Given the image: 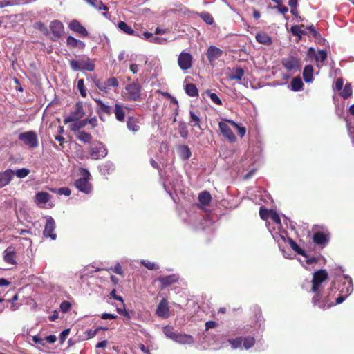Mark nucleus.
I'll return each mask as SVG.
<instances>
[{
  "instance_id": "1",
  "label": "nucleus",
  "mask_w": 354,
  "mask_h": 354,
  "mask_svg": "<svg viewBox=\"0 0 354 354\" xmlns=\"http://www.w3.org/2000/svg\"><path fill=\"white\" fill-rule=\"evenodd\" d=\"M328 279V273L325 270H320L313 274L311 290L314 293L312 298L313 305L324 309L332 306L334 304L328 298V296L321 294L320 288L322 283Z\"/></svg>"
},
{
  "instance_id": "2",
  "label": "nucleus",
  "mask_w": 354,
  "mask_h": 354,
  "mask_svg": "<svg viewBox=\"0 0 354 354\" xmlns=\"http://www.w3.org/2000/svg\"><path fill=\"white\" fill-rule=\"evenodd\" d=\"M80 174L82 177L76 180L74 185L79 191L85 194H89L92 191V186L88 182L91 174L86 169H81Z\"/></svg>"
},
{
  "instance_id": "3",
  "label": "nucleus",
  "mask_w": 354,
  "mask_h": 354,
  "mask_svg": "<svg viewBox=\"0 0 354 354\" xmlns=\"http://www.w3.org/2000/svg\"><path fill=\"white\" fill-rule=\"evenodd\" d=\"M142 87L138 82L128 84L124 88L126 97L129 100L138 101L140 98Z\"/></svg>"
},
{
  "instance_id": "4",
  "label": "nucleus",
  "mask_w": 354,
  "mask_h": 354,
  "mask_svg": "<svg viewBox=\"0 0 354 354\" xmlns=\"http://www.w3.org/2000/svg\"><path fill=\"white\" fill-rule=\"evenodd\" d=\"M18 138L29 147L35 148L39 145L37 135L33 131L21 133Z\"/></svg>"
},
{
  "instance_id": "5",
  "label": "nucleus",
  "mask_w": 354,
  "mask_h": 354,
  "mask_svg": "<svg viewBox=\"0 0 354 354\" xmlns=\"http://www.w3.org/2000/svg\"><path fill=\"white\" fill-rule=\"evenodd\" d=\"M88 153L91 158L98 160L107 155V150L102 142H98L93 144L89 149Z\"/></svg>"
},
{
  "instance_id": "6",
  "label": "nucleus",
  "mask_w": 354,
  "mask_h": 354,
  "mask_svg": "<svg viewBox=\"0 0 354 354\" xmlns=\"http://www.w3.org/2000/svg\"><path fill=\"white\" fill-rule=\"evenodd\" d=\"M85 115V112L83 108V104L81 102L76 103L75 108L70 115L66 117L64 120V124H68L72 122H75L82 118Z\"/></svg>"
},
{
  "instance_id": "7",
  "label": "nucleus",
  "mask_w": 354,
  "mask_h": 354,
  "mask_svg": "<svg viewBox=\"0 0 354 354\" xmlns=\"http://www.w3.org/2000/svg\"><path fill=\"white\" fill-rule=\"evenodd\" d=\"M49 28L52 33V40L56 41L64 35V26L60 21H52L50 24Z\"/></svg>"
},
{
  "instance_id": "8",
  "label": "nucleus",
  "mask_w": 354,
  "mask_h": 354,
  "mask_svg": "<svg viewBox=\"0 0 354 354\" xmlns=\"http://www.w3.org/2000/svg\"><path fill=\"white\" fill-rule=\"evenodd\" d=\"M193 62L192 55L186 52H182L178 57V64L183 71H187L192 67Z\"/></svg>"
},
{
  "instance_id": "9",
  "label": "nucleus",
  "mask_w": 354,
  "mask_h": 354,
  "mask_svg": "<svg viewBox=\"0 0 354 354\" xmlns=\"http://www.w3.org/2000/svg\"><path fill=\"white\" fill-rule=\"evenodd\" d=\"M95 86L102 92H107L111 87H118L119 82L115 77H110L105 82L95 81Z\"/></svg>"
},
{
  "instance_id": "10",
  "label": "nucleus",
  "mask_w": 354,
  "mask_h": 354,
  "mask_svg": "<svg viewBox=\"0 0 354 354\" xmlns=\"http://www.w3.org/2000/svg\"><path fill=\"white\" fill-rule=\"evenodd\" d=\"M55 228V222L51 217L46 219V223L43 232L44 236L50 237L52 240H55L57 238L56 234L54 232Z\"/></svg>"
},
{
  "instance_id": "11",
  "label": "nucleus",
  "mask_w": 354,
  "mask_h": 354,
  "mask_svg": "<svg viewBox=\"0 0 354 354\" xmlns=\"http://www.w3.org/2000/svg\"><path fill=\"white\" fill-rule=\"evenodd\" d=\"M281 63L288 71L298 69L300 67L299 59L292 55L283 58Z\"/></svg>"
},
{
  "instance_id": "12",
  "label": "nucleus",
  "mask_w": 354,
  "mask_h": 354,
  "mask_svg": "<svg viewBox=\"0 0 354 354\" xmlns=\"http://www.w3.org/2000/svg\"><path fill=\"white\" fill-rule=\"evenodd\" d=\"M156 314L161 318H167L169 316V309L166 299L163 298L158 304Z\"/></svg>"
},
{
  "instance_id": "13",
  "label": "nucleus",
  "mask_w": 354,
  "mask_h": 354,
  "mask_svg": "<svg viewBox=\"0 0 354 354\" xmlns=\"http://www.w3.org/2000/svg\"><path fill=\"white\" fill-rule=\"evenodd\" d=\"M218 127L221 133L225 138H226L230 142L236 141V136L227 123L224 122H220L218 123Z\"/></svg>"
},
{
  "instance_id": "14",
  "label": "nucleus",
  "mask_w": 354,
  "mask_h": 354,
  "mask_svg": "<svg viewBox=\"0 0 354 354\" xmlns=\"http://www.w3.org/2000/svg\"><path fill=\"white\" fill-rule=\"evenodd\" d=\"M223 55V50L215 46H210L207 50L206 55L208 61L212 63Z\"/></svg>"
},
{
  "instance_id": "15",
  "label": "nucleus",
  "mask_w": 354,
  "mask_h": 354,
  "mask_svg": "<svg viewBox=\"0 0 354 354\" xmlns=\"http://www.w3.org/2000/svg\"><path fill=\"white\" fill-rule=\"evenodd\" d=\"M68 27L71 30L78 33L81 36L86 37L88 35L86 29L76 19L72 20L69 23Z\"/></svg>"
},
{
  "instance_id": "16",
  "label": "nucleus",
  "mask_w": 354,
  "mask_h": 354,
  "mask_svg": "<svg viewBox=\"0 0 354 354\" xmlns=\"http://www.w3.org/2000/svg\"><path fill=\"white\" fill-rule=\"evenodd\" d=\"M14 176V171L7 169L0 173V188H2L10 183Z\"/></svg>"
},
{
  "instance_id": "17",
  "label": "nucleus",
  "mask_w": 354,
  "mask_h": 354,
  "mask_svg": "<svg viewBox=\"0 0 354 354\" xmlns=\"http://www.w3.org/2000/svg\"><path fill=\"white\" fill-rule=\"evenodd\" d=\"M127 109V107L117 103L115 105L114 107V114L115 116V118L119 122H124L125 119V115H126V110Z\"/></svg>"
},
{
  "instance_id": "18",
  "label": "nucleus",
  "mask_w": 354,
  "mask_h": 354,
  "mask_svg": "<svg viewBox=\"0 0 354 354\" xmlns=\"http://www.w3.org/2000/svg\"><path fill=\"white\" fill-rule=\"evenodd\" d=\"M178 277L176 274H171L165 277H160L158 281L160 282L162 288L168 287L171 284L176 283L178 280Z\"/></svg>"
},
{
  "instance_id": "19",
  "label": "nucleus",
  "mask_w": 354,
  "mask_h": 354,
  "mask_svg": "<svg viewBox=\"0 0 354 354\" xmlns=\"http://www.w3.org/2000/svg\"><path fill=\"white\" fill-rule=\"evenodd\" d=\"M174 341L182 344H191L194 342V338L189 335L177 333Z\"/></svg>"
},
{
  "instance_id": "20",
  "label": "nucleus",
  "mask_w": 354,
  "mask_h": 354,
  "mask_svg": "<svg viewBox=\"0 0 354 354\" xmlns=\"http://www.w3.org/2000/svg\"><path fill=\"white\" fill-rule=\"evenodd\" d=\"M94 100L97 104V111L99 114L106 113L107 115H110L111 113L112 109L109 105L106 104L100 99H94Z\"/></svg>"
},
{
  "instance_id": "21",
  "label": "nucleus",
  "mask_w": 354,
  "mask_h": 354,
  "mask_svg": "<svg viewBox=\"0 0 354 354\" xmlns=\"http://www.w3.org/2000/svg\"><path fill=\"white\" fill-rule=\"evenodd\" d=\"M66 44L70 48H78L80 49H83L85 47V44L75 39L72 36H68L66 39Z\"/></svg>"
},
{
  "instance_id": "22",
  "label": "nucleus",
  "mask_w": 354,
  "mask_h": 354,
  "mask_svg": "<svg viewBox=\"0 0 354 354\" xmlns=\"http://www.w3.org/2000/svg\"><path fill=\"white\" fill-rule=\"evenodd\" d=\"M15 250L11 248H8L4 251V261L10 264L15 265L16 264V261L15 260Z\"/></svg>"
},
{
  "instance_id": "23",
  "label": "nucleus",
  "mask_w": 354,
  "mask_h": 354,
  "mask_svg": "<svg viewBox=\"0 0 354 354\" xmlns=\"http://www.w3.org/2000/svg\"><path fill=\"white\" fill-rule=\"evenodd\" d=\"M256 40L261 44L270 45L272 43V38L265 32H258L256 35Z\"/></svg>"
},
{
  "instance_id": "24",
  "label": "nucleus",
  "mask_w": 354,
  "mask_h": 354,
  "mask_svg": "<svg viewBox=\"0 0 354 354\" xmlns=\"http://www.w3.org/2000/svg\"><path fill=\"white\" fill-rule=\"evenodd\" d=\"M95 69L93 62L89 58H84L80 59V71L86 70L93 71Z\"/></svg>"
},
{
  "instance_id": "25",
  "label": "nucleus",
  "mask_w": 354,
  "mask_h": 354,
  "mask_svg": "<svg viewBox=\"0 0 354 354\" xmlns=\"http://www.w3.org/2000/svg\"><path fill=\"white\" fill-rule=\"evenodd\" d=\"M303 77L306 83H310L313 80V67L311 65L305 66L303 71Z\"/></svg>"
},
{
  "instance_id": "26",
  "label": "nucleus",
  "mask_w": 354,
  "mask_h": 354,
  "mask_svg": "<svg viewBox=\"0 0 354 354\" xmlns=\"http://www.w3.org/2000/svg\"><path fill=\"white\" fill-rule=\"evenodd\" d=\"M290 31L294 35L298 36L299 39H301L302 35L308 34L304 25L292 26L290 28Z\"/></svg>"
},
{
  "instance_id": "27",
  "label": "nucleus",
  "mask_w": 354,
  "mask_h": 354,
  "mask_svg": "<svg viewBox=\"0 0 354 354\" xmlns=\"http://www.w3.org/2000/svg\"><path fill=\"white\" fill-rule=\"evenodd\" d=\"M50 198V195L45 192H39L35 196L36 201L38 204L45 205Z\"/></svg>"
},
{
  "instance_id": "28",
  "label": "nucleus",
  "mask_w": 354,
  "mask_h": 354,
  "mask_svg": "<svg viewBox=\"0 0 354 354\" xmlns=\"http://www.w3.org/2000/svg\"><path fill=\"white\" fill-rule=\"evenodd\" d=\"M313 241L317 245L325 244L328 241V239L326 234L323 232H316L313 235Z\"/></svg>"
},
{
  "instance_id": "29",
  "label": "nucleus",
  "mask_w": 354,
  "mask_h": 354,
  "mask_svg": "<svg viewBox=\"0 0 354 354\" xmlns=\"http://www.w3.org/2000/svg\"><path fill=\"white\" fill-rule=\"evenodd\" d=\"M69 129L72 131H77L87 124V119L79 120L75 122H70Z\"/></svg>"
},
{
  "instance_id": "30",
  "label": "nucleus",
  "mask_w": 354,
  "mask_h": 354,
  "mask_svg": "<svg viewBox=\"0 0 354 354\" xmlns=\"http://www.w3.org/2000/svg\"><path fill=\"white\" fill-rule=\"evenodd\" d=\"M179 156L183 160H187L191 156V151L187 145H180L178 149Z\"/></svg>"
},
{
  "instance_id": "31",
  "label": "nucleus",
  "mask_w": 354,
  "mask_h": 354,
  "mask_svg": "<svg viewBox=\"0 0 354 354\" xmlns=\"http://www.w3.org/2000/svg\"><path fill=\"white\" fill-rule=\"evenodd\" d=\"M86 2L93 8L99 10H107L108 8L101 0H86Z\"/></svg>"
},
{
  "instance_id": "32",
  "label": "nucleus",
  "mask_w": 354,
  "mask_h": 354,
  "mask_svg": "<svg viewBox=\"0 0 354 354\" xmlns=\"http://www.w3.org/2000/svg\"><path fill=\"white\" fill-rule=\"evenodd\" d=\"M114 170V165L111 162H106L100 166V172L104 176L111 174Z\"/></svg>"
},
{
  "instance_id": "33",
  "label": "nucleus",
  "mask_w": 354,
  "mask_h": 354,
  "mask_svg": "<svg viewBox=\"0 0 354 354\" xmlns=\"http://www.w3.org/2000/svg\"><path fill=\"white\" fill-rule=\"evenodd\" d=\"M127 127L129 130L133 132L138 131L140 129L137 120L133 117H129L128 118Z\"/></svg>"
},
{
  "instance_id": "34",
  "label": "nucleus",
  "mask_w": 354,
  "mask_h": 354,
  "mask_svg": "<svg viewBox=\"0 0 354 354\" xmlns=\"http://www.w3.org/2000/svg\"><path fill=\"white\" fill-rule=\"evenodd\" d=\"M304 84L300 77H294L290 82L291 89L294 91H299L302 89Z\"/></svg>"
},
{
  "instance_id": "35",
  "label": "nucleus",
  "mask_w": 354,
  "mask_h": 354,
  "mask_svg": "<svg viewBox=\"0 0 354 354\" xmlns=\"http://www.w3.org/2000/svg\"><path fill=\"white\" fill-rule=\"evenodd\" d=\"M244 74V71L242 68L238 67L233 70V71L230 75L229 77L230 80H241Z\"/></svg>"
},
{
  "instance_id": "36",
  "label": "nucleus",
  "mask_w": 354,
  "mask_h": 354,
  "mask_svg": "<svg viewBox=\"0 0 354 354\" xmlns=\"http://www.w3.org/2000/svg\"><path fill=\"white\" fill-rule=\"evenodd\" d=\"M185 93L191 97H196L198 92L196 86L194 84H187L185 86Z\"/></svg>"
},
{
  "instance_id": "37",
  "label": "nucleus",
  "mask_w": 354,
  "mask_h": 354,
  "mask_svg": "<svg viewBox=\"0 0 354 354\" xmlns=\"http://www.w3.org/2000/svg\"><path fill=\"white\" fill-rule=\"evenodd\" d=\"M212 197L210 194L207 192L204 191L201 192L198 196V200L199 202L204 205H208L211 201Z\"/></svg>"
},
{
  "instance_id": "38",
  "label": "nucleus",
  "mask_w": 354,
  "mask_h": 354,
  "mask_svg": "<svg viewBox=\"0 0 354 354\" xmlns=\"http://www.w3.org/2000/svg\"><path fill=\"white\" fill-rule=\"evenodd\" d=\"M118 27L121 31L127 35H133L135 33L134 30L124 21H120L118 24Z\"/></svg>"
},
{
  "instance_id": "39",
  "label": "nucleus",
  "mask_w": 354,
  "mask_h": 354,
  "mask_svg": "<svg viewBox=\"0 0 354 354\" xmlns=\"http://www.w3.org/2000/svg\"><path fill=\"white\" fill-rule=\"evenodd\" d=\"M190 115V122H194L192 124L193 127H196L201 129V120L198 115H196L194 111H189Z\"/></svg>"
},
{
  "instance_id": "40",
  "label": "nucleus",
  "mask_w": 354,
  "mask_h": 354,
  "mask_svg": "<svg viewBox=\"0 0 354 354\" xmlns=\"http://www.w3.org/2000/svg\"><path fill=\"white\" fill-rule=\"evenodd\" d=\"M78 140H80V141L83 142H85V143H88L91 142V136L90 133H86L85 131H79L78 133H77V136Z\"/></svg>"
},
{
  "instance_id": "41",
  "label": "nucleus",
  "mask_w": 354,
  "mask_h": 354,
  "mask_svg": "<svg viewBox=\"0 0 354 354\" xmlns=\"http://www.w3.org/2000/svg\"><path fill=\"white\" fill-rule=\"evenodd\" d=\"M341 96L346 99L352 95V88L350 84H346L340 93Z\"/></svg>"
},
{
  "instance_id": "42",
  "label": "nucleus",
  "mask_w": 354,
  "mask_h": 354,
  "mask_svg": "<svg viewBox=\"0 0 354 354\" xmlns=\"http://www.w3.org/2000/svg\"><path fill=\"white\" fill-rule=\"evenodd\" d=\"M327 57V53L326 50H321L317 52L315 59L317 62H324Z\"/></svg>"
},
{
  "instance_id": "43",
  "label": "nucleus",
  "mask_w": 354,
  "mask_h": 354,
  "mask_svg": "<svg viewBox=\"0 0 354 354\" xmlns=\"http://www.w3.org/2000/svg\"><path fill=\"white\" fill-rule=\"evenodd\" d=\"M34 28L39 30L45 35H48L49 34L48 28L41 21L35 23Z\"/></svg>"
},
{
  "instance_id": "44",
  "label": "nucleus",
  "mask_w": 354,
  "mask_h": 354,
  "mask_svg": "<svg viewBox=\"0 0 354 354\" xmlns=\"http://www.w3.org/2000/svg\"><path fill=\"white\" fill-rule=\"evenodd\" d=\"M30 174V170L26 168H21L14 171V175L19 178H24Z\"/></svg>"
},
{
  "instance_id": "45",
  "label": "nucleus",
  "mask_w": 354,
  "mask_h": 354,
  "mask_svg": "<svg viewBox=\"0 0 354 354\" xmlns=\"http://www.w3.org/2000/svg\"><path fill=\"white\" fill-rule=\"evenodd\" d=\"M77 88L83 97H86L87 95L86 89L84 86V81L83 79H80L77 82Z\"/></svg>"
},
{
  "instance_id": "46",
  "label": "nucleus",
  "mask_w": 354,
  "mask_h": 354,
  "mask_svg": "<svg viewBox=\"0 0 354 354\" xmlns=\"http://www.w3.org/2000/svg\"><path fill=\"white\" fill-rule=\"evenodd\" d=\"M163 332L165 333V335L171 339H174V337L176 335V333H175L174 328L171 326H166L163 328Z\"/></svg>"
},
{
  "instance_id": "47",
  "label": "nucleus",
  "mask_w": 354,
  "mask_h": 354,
  "mask_svg": "<svg viewBox=\"0 0 354 354\" xmlns=\"http://www.w3.org/2000/svg\"><path fill=\"white\" fill-rule=\"evenodd\" d=\"M227 122H230L234 127H235L237 129L238 133L241 137L244 136V135L245 134V127L239 126L237 123L232 120H227Z\"/></svg>"
},
{
  "instance_id": "48",
  "label": "nucleus",
  "mask_w": 354,
  "mask_h": 354,
  "mask_svg": "<svg viewBox=\"0 0 354 354\" xmlns=\"http://www.w3.org/2000/svg\"><path fill=\"white\" fill-rule=\"evenodd\" d=\"M255 340L252 337H247L244 339L243 346L246 349H249L254 344Z\"/></svg>"
},
{
  "instance_id": "49",
  "label": "nucleus",
  "mask_w": 354,
  "mask_h": 354,
  "mask_svg": "<svg viewBox=\"0 0 354 354\" xmlns=\"http://www.w3.org/2000/svg\"><path fill=\"white\" fill-rule=\"evenodd\" d=\"M206 93L214 103H215L218 105H222L221 100H220V98L217 96V95L216 93H211L209 91H207Z\"/></svg>"
},
{
  "instance_id": "50",
  "label": "nucleus",
  "mask_w": 354,
  "mask_h": 354,
  "mask_svg": "<svg viewBox=\"0 0 354 354\" xmlns=\"http://www.w3.org/2000/svg\"><path fill=\"white\" fill-rule=\"evenodd\" d=\"M201 17L205 21L207 24H212L214 22V19L212 16L208 12H202L200 15Z\"/></svg>"
},
{
  "instance_id": "51",
  "label": "nucleus",
  "mask_w": 354,
  "mask_h": 354,
  "mask_svg": "<svg viewBox=\"0 0 354 354\" xmlns=\"http://www.w3.org/2000/svg\"><path fill=\"white\" fill-rule=\"evenodd\" d=\"M290 244L293 250L297 252L298 254L306 256L304 250H302L299 245L292 239L290 240Z\"/></svg>"
},
{
  "instance_id": "52",
  "label": "nucleus",
  "mask_w": 354,
  "mask_h": 354,
  "mask_svg": "<svg viewBox=\"0 0 354 354\" xmlns=\"http://www.w3.org/2000/svg\"><path fill=\"white\" fill-rule=\"evenodd\" d=\"M270 213H271V210L269 211L268 209H264L262 207H261L260 211H259L260 217L263 220H267L268 218H270Z\"/></svg>"
},
{
  "instance_id": "53",
  "label": "nucleus",
  "mask_w": 354,
  "mask_h": 354,
  "mask_svg": "<svg viewBox=\"0 0 354 354\" xmlns=\"http://www.w3.org/2000/svg\"><path fill=\"white\" fill-rule=\"evenodd\" d=\"M101 329H104V328L102 327H98L95 330L90 329V330H86V334L87 337L88 339L94 337L98 333L99 330Z\"/></svg>"
},
{
  "instance_id": "54",
  "label": "nucleus",
  "mask_w": 354,
  "mask_h": 354,
  "mask_svg": "<svg viewBox=\"0 0 354 354\" xmlns=\"http://www.w3.org/2000/svg\"><path fill=\"white\" fill-rule=\"evenodd\" d=\"M229 342L232 348L235 349L241 346L242 340L240 338L229 340Z\"/></svg>"
},
{
  "instance_id": "55",
  "label": "nucleus",
  "mask_w": 354,
  "mask_h": 354,
  "mask_svg": "<svg viewBox=\"0 0 354 354\" xmlns=\"http://www.w3.org/2000/svg\"><path fill=\"white\" fill-rule=\"evenodd\" d=\"M141 263L144 265L147 269L151 270H157L159 268V267L153 262L142 261Z\"/></svg>"
},
{
  "instance_id": "56",
  "label": "nucleus",
  "mask_w": 354,
  "mask_h": 354,
  "mask_svg": "<svg viewBox=\"0 0 354 354\" xmlns=\"http://www.w3.org/2000/svg\"><path fill=\"white\" fill-rule=\"evenodd\" d=\"M71 308V304L70 302L67 301H64L60 304V309L62 312L66 313L68 312L70 308Z\"/></svg>"
},
{
  "instance_id": "57",
  "label": "nucleus",
  "mask_w": 354,
  "mask_h": 354,
  "mask_svg": "<svg viewBox=\"0 0 354 354\" xmlns=\"http://www.w3.org/2000/svg\"><path fill=\"white\" fill-rule=\"evenodd\" d=\"M270 218H271L275 223L281 225V219L278 214L272 210H271Z\"/></svg>"
},
{
  "instance_id": "58",
  "label": "nucleus",
  "mask_w": 354,
  "mask_h": 354,
  "mask_svg": "<svg viewBox=\"0 0 354 354\" xmlns=\"http://www.w3.org/2000/svg\"><path fill=\"white\" fill-rule=\"evenodd\" d=\"M70 66L74 71H80V59L75 60L73 59L70 61Z\"/></svg>"
},
{
  "instance_id": "59",
  "label": "nucleus",
  "mask_w": 354,
  "mask_h": 354,
  "mask_svg": "<svg viewBox=\"0 0 354 354\" xmlns=\"http://www.w3.org/2000/svg\"><path fill=\"white\" fill-rule=\"evenodd\" d=\"M305 28H306V31L309 30L312 33V35L314 37L317 38L319 37V33L316 30V29L315 28L313 25L305 26Z\"/></svg>"
},
{
  "instance_id": "60",
  "label": "nucleus",
  "mask_w": 354,
  "mask_h": 354,
  "mask_svg": "<svg viewBox=\"0 0 354 354\" xmlns=\"http://www.w3.org/2000/svg\"><path fill=\"white\" fill-rule=\"evenodd\" d=\"M69 333H70L69 329H65L60 333L59 339H60L61 342H64L65 341L67 336L69 335Z\"/></svg>"
},
{
  "instance_id": "61",
  "label": "nucleus",
  "mask_w": 354,
  "mask_h": 354,
  "mask_svg": "<svg viewBox=\"0 0 354 354\" xmlns=\"http://www.w3.org/2000/svg\"><path fill=\"white\" fill-rule=\"evenodd\" d=\"M71 192L69 188L68 187H61L58 190V194H63L65 196H69L71 194Z\"/></svg>"
},
{
  "instance_id": "62",
  "label": "nucleus",
  "mask_w": 354,
  "mask_h": 354,
  "mask_svg": "<svg viewBox=\"0 0 354 354\" xmlns=\"http://www.w3.org/2000/svg\"><path fill=\"white\" fill-rule=\"evenodd\" d=\"M274 8L277 9L278 12L282 15L286 14L288 11V9L286 6H276Z\"/></svg>"
},
{
  "instance_id": "63",
  "label": "nucleus",
  "mask_w": 354,
  "mask_h": 354,
  "mask_svg": "<svg viewBox=\"0 0 354 354\" xmlns=\"http://www.w3.org/2000/svg\"><path fill=\"white\" fill-rule=\"evenodd\" d=\"M151 41L156 44H165L167 41V40L164 38L153 37L152 39H151Z\"/></svg>"
},
{
  "instance_id": "64",
  "label": "nucleus",
  "mask_w": 354,
  "mask_h": 354,
  "mask_svg": "<svg viewBox=\"0 0 354 354\" xmlns=\"http://www.w3.org/2000/svg\"><path fill=\"white\" fill-rule=\"evenodd\" d=\"M117 317L116 315L111 313H103L101 316V318L103 319H113Z\"/></svg>"
}]
</instances>
